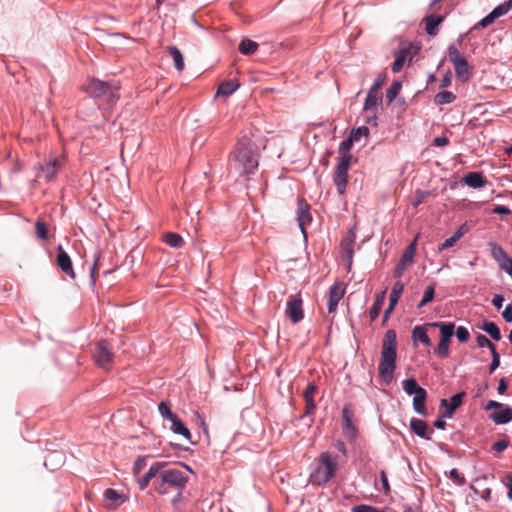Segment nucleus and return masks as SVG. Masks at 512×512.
Listing matches in <instances>:
<instances>
[{
    "mask_svg": "<svg viewBox=\"0 0 512 512\" xmlns=\"http://www.w3.org/2000/svg\"><path fill=\"white\" fill-rule=\"evenodd\" d=\"M188 482L189 476L186 472L166 466L160 474V479L153 480L152 487L158 494L167 495L172 491L184 490Z\"/></svg>",
    "mask_w": 512,
    "mask_h": 512,
    "instance_id": "nucleus-3",
    "label": "nucleus"
},
{
    "mask_svg": "<svg viewBox=\"0 0 512 512\" xmlns=\"http://www.w3.org/2000/svg\"><path fill=\"white\" fill-rule=\"evenodd\" d=\"M489 418L497 425H505L512 421V407L503 406L500 411H495Z\"/></svg>",
    "mask_w": 512,
    "mask_h": 512,
    "instance_id": "nucleus-24",
    "label": "nucleus"
},
{
    "mask_svg": "<svg viewBox=\"0 0 512 512\" xmlns=\"http://www.w3.org/2000/svg\"><path fill=\"white\" fill-rule=\"evenodd\" d=\"M57 265L63 273L70 278L75 279L72 260L68 253L63 249L62 245H58L57 247Z\"/></svg>",
    "mask_w": 512,
    "mask_h": 512,
    "instance_id": "nucleus-17",
    "label": "nucleus"
},
{
    "mask_svg": "<svg viewBox=\"0 0 512 512\" xmlns=\"http://www.w3.org/2000/svg\"><path fill=\"white\" fill-rule=\"evenodd\" d=\"M502 317L503 319L508 322V323H511L512 322V305L511 304H508L505 309L503 310L502 312Z\"/></svg>",
    "mask_w": 512,
    "mask_h": 512,
    "instance_id": "nucleus-64",
    "label": "nucleus"
},
{
    "mask_svg": "<svg viewBox=\"0 0 512 512\" xmlns=\"http://www.w3.org/2000/svg\"><path fill=\"white\" fill-rule=\"evenodd\" d=\"M171 431L175 434H179L181 436H183L185 439L189 440V442L191 444H195V442H193L191 440V433H190V430L187 428V426L178 418V416H176L174 419H172L171 421Z\"/></svg>",
    "mask_w": 512,
    "mask_h": 512,
    "instance_id": "nucleus-27",
    "label": "nucleus"
},
{
    "mask_svg": "<svg viewBox=\"0 0 512 512\" xmlns=\"http://www.w3.org/2000/svg\"><path fill=\"white\" fill-rule=\"evenodd\" d=\"M355 141L349 136L348 138L341 141L339 144V157H349V160L352 159V155L350 153V149Z\"/></svg>",
    "mask_w": 512,
    "mask_h": 512,
    "instance_id": "nucleus-40",
    "label": "nucleus"
},
{
    "mask_svg": "<svg viewBox=\"0 0 512 512\" xmlns=\"http://www.w3.org/2000/svg\"><path fill=\"white\" fill-rule=\"evenodd\" d=\"M148 459V456H141L138 457L133 466L134 474H139L140 471L146 466V460Z\"/></svg>",
    "mask_w": 512,
    "mask_h": 512,
    "instance_id": "nucleus-55",
    "label": "nucleus"
},
{
    "mask_svg": "<svg viewBox=\"0 0 512 512\" xmlns=\"http://www.w3.org/2000/svg\"><path fill=\"white\" fill-rule=\"evenodd\" d=\"M454 333L457 337V339L459 340V342H466L468 341L469 337H470V333L468 331V329L464 326H458L456 330H454Z\"/></svg>",
    "mask_w": 512,
    "mask_h": 512,
    "instance_id": "nucleus-52",
    "label": "nucleus"
},
{
    "mask_svg": "<svg viewBox=\"0 0 512 512\" xmlns=\"http://www.w3.org/2000/svg\"><path fill=\"white\" fill-rule=\"evenodd\" d=\"M395 57L394 62L391 65V70L394 73H398L402 70L408 56L410 55V47H402L393 52Z\"/></svg>",
    "mask_w": 512,
    "mask_h": 512,
    "instance_id": "nucleus-23",
    "label": "nucleus"
},
{
    "mask_svg": "<svg viewBox=\"0 0 512 512\" xmlns=\"http://www.w3.org/2000/svg\"><path fill=\"white\" fill-rule=\"evenodd\" d=\"M409 426L411 431L418 437L425 440H431L434 430L430 429L428 424L424 420L412 418L410 420Z\"/></svg>",
    "mask_w": 512,
    "mask_h": 512,
    "instance_id": "nucleus-19",
    "label": "nucleus"
},
{
    "mask_svg": "<svg viewBox=\"0 0 512 512\" xmlns=\"http://www.w3.org/2000/svg\"><path fill=\"white\" fill-rule=\"evenodd\" d=\"M426 399H427V391L426 390H422V392H420L414 396L412 405H413L414 411L417 414H420L423 416L427 415V409L425 406Z\"/></svg>",
    "mask_w": 512,
    "mask_h": 512,
    "instance_id": "nucleus-30",
    "label": "nucleus"
},
{
    "mask_svg": "<svg viewBox=\"0 0 512 512\" xmlns=\"http://www.w3.org/2000/svg\"><path fill=\"white\" fill-rule=\"evenodd\" d=\"M503 484L508 488V499L512 500V473L506 475V477L503 480Z\"/></svg>",
    "mask_w": 512,
    "mask_h": 512,
    "instance_id": "nucleus-63",
    "label": "nucleus"
},
{
    "mask_svg": "<svg viewBox=\"0 0 512 512\" xmlns=\"http://www.w3.org/2000/svg\"><path fill=\"white\" fill-rule=\"evenodd\" d=\"M352 413L346 405L342 409V433L343 436L350 442L354 443L358 438L359 431L352 421Z\"/></svg>",
    "mask_w": 512,
    "mask_h": 512,
    "instance_id": "nucleus-13",
    "label": "nucleus"
},
{
    "mask_svg": "<svg viewBox=\"0 0 512 512\" xmlns=\"http://www.w3.org/2000/svg\"><path fill=\"white\" fill-rule=\"evenodd\" d=\"M465 392H459L454 394L449 401L447 399H441L440 405L445 408L443 418H452L455 410L461 406Z\"/></svg>",
    "mask_w": 512,
    "mask_h": 512,
    "instance_id": "nucleus-18",
    "label": "nucleus"
},
{
    "mask_svg": "<svg viewBox=\"0 0 512 512\" xmlns=\"http://www.w3.org/2000/svg\"><path fill=\"white\" fill-rule=\"evenodd\" d=\"M491 355H492V361L489 366V372L493 373L500 366V355L497 352V350H493L491 352Z\"/></svg>",
    "mask_w": 512,
    "mask_h": 512,
    "instance_id": "nucleus-56",
    "label": "nucleus"
},
{
    "mask_svg": "<svg viewBox=\"0 0 512 512\" xmlns=\"http://www.w3.org/2000/svg\"><path fill=\"white\" fill-rule=\"evenodd\" d=\"M492 213L499 215H510L512 213L511 209L504 205H496L492 209Z\"/></svg>",
    "mask_w": 512,
    "mask_h": 512,
    "instance_id": "nucleus-61",
    "label": "nucleus"
},
{
    "mask_svg": "<svg viewBox=\"0 0 512 512\" xmlns=\"http://www.w3.org/2000/svg\"><path fill=\"white\" fill-rule=\"evenodd\" d=\"M458 241H459V239L453 234L449 238L445 239L444 242H442L438 246V251L442 252L444 250H447V249L453 247Z\"/></svg>",
    "mask_w": 512,
    "mask_h": 512,
    "instance_id": "nucleus-53",
    "label": "nucleus"
},
{
    "mask_svg": "<svg viewBox=\"0 0 512 512\" xmlns=\"http://www.w3.org/2000/svg\"><path fill=\"white\" fill-rule=\"evenodd\" d=\"M512 9V0H507L499 5H497L491 12L494 14L496 18H499L505 14H507Z\"/></svg>",
    "mask_w": 512,
    "mask_h": 512,
    "instance_id": "nucleus-41",
    "label": "nucleus"
},
{
    "mask_svg": "<svg viewBox=\"0 0 512 512\" xmlns=\"http://www.w3.org/2000/svg\"><path fill=\"white\" fill-rule=\"evenodd\" d=\"M296 220L298 222V226L302 234L306 238L307 234L305 228L312 222V215L310 212V205L304 199H298L296 209Z\"/></svg>",
    "mask_w": 512,
    "mask_h": 512,
    "instance_id": "nucleus-15",
    "label": "nucleus"
},
{
    "mask_svg": "<svg viewBox=\"0 0 512 512\" xmlns=\"http://www.w3.org/2000/svg\"><path fill=\"white\" fill-rule=\"evenodd\" d=\"M463 183L470 188L479 189L485 187L488 181L481 172L473 171L463 177Z\"/></svg>",
    "mask_w": 512,
    "mask_h": 512,
    "instance_id": "nucleus-21",
    "label": "nucleus"
},
{
    "mask_svg": "<svg viewBox=\"0 0 512 512\" xmlns=\"http://www.w3.org/2000/svg\"><path fill=\"white\" fill-rule=\"evenodd\" d=\"M447 53L454 66L456 77L462 82L468 81L471 76V67L467 59L460 53L455 44L448 46Z\"/></svg>",
    "mask_w": 512,
    "mask_h": 512,
    "instance_id": "nucleus-6",
    "label": "nucleus"
},
{
    "mask_svg": "<svg viewBox=\"0 0 512 512\" xmlns=\"http://www.w3.org/2000/svg\"><path fill=\"white\" fill-rule=\"evenodd\" d=\"M397 359V335L393 329L387 330L382 343L381 359L378 366L379 377L389 384L393 380Z\"/></svg>",
    "mask_w": 512,
    "mask_h": 512,
    "instance_id": "nucleus-2",
    "label": "nucleus"
},
{
    "mask_svg": "<svg viewBox=\"0 0 512 512\" xmlns=\"http://www.w3.org/2000/svg\"><path fill=\"white\" fill-rule=\"evenodd\" d=\"M435 297V288L434 286H428L423 294V297L419 304L417 305V308L420 309L430 303Z\"/></svg>",
    "mask_w": 512,
    "mask_h": 512,
    "instance_id": "nucleus-42",
    "label": "nucleus"
},
{
    "mask_svg": "<svg viewBox=\"0 0 512 512\" xmlns=\"http://www.w3.org/2000/svg\"><path fill=\"white\" fill-rule=\"evenodd\" d=\"M402 388L405 391V393L409 396L411 395H417L418 393L422 392V390H425L423 387H421L417 380L415 378H408L402 381Z\"/></svg>",
    "mask_w": 512,
    "mask_h": 512,
    "instance_id": "nucleus-33",
    "label": "nucleus"
},
{
    "mask_svg": "<svg viewBox=\"0 0 512 512\" xmlns=\"http://www.w3.org/2000/svg\"><path fill=\"white\" fill-rule=\"evenodd\" d=\"M35 231L39 239L46 240L48 238V229L46 224L42 220L38 219L35 222Z\"/></svg>",
    "mask_w": 512,
    "mask_h": 512,
    "instance_id": "nucleus-46",
    "label": "nucleus"
},
{
    "mask_svg": "<svg viewBox=\"0 0 512 512\" xmlns=\"http://www.w3.org/2000/svg\"><path fill=\"white\" fill-rule=\"evenodd\" d=\"M158 411L164 419H167L169 421H171L172 419H174L177 416L176 414H174L171 411L170 407L168 406V404L165 401H161L158 404Z\"/></svg>",
    "mask_w": 512,
    "mask_h": 512,
    "instance_id": "nucleus-44",
    "label": "nucleus"
},
{
    "mask_svg": "<svg viewBox=\"0 0 512 512\" xmlns=\"http://www.w3.org/2000/svg\"><path fill=\"white\" fill-rule=\"evenodd\" d=\"M509 446V441L507 439H502L500 441L495 442L492 445V449L497 453H502Z\"/></svg>",
    "mask_w": 512,
    "mask_h": 512,
    "instance_id": "nucleus-59",
    "label": "nucleus"
},
{
    "mask_svg": "<svg viewBox=\"0 0 512 512\" xmlns=\"http://www.w3.org/2000/svg\"><path fill=\"white\" fill-rule=\"evenodd\" d=\"M166 466V462L156 461L149 467L148 471L142 477H144L149 482L152 479H160V474Z\"/></svg>",
    "mask_w": 512,
    "mask_h": 512,
    "instance_id": "nucleus-32",
    "label": "nucleus"
},
{
    "mask_svg": "<svg viewBox=\"0 0 512 512\" xmlns=\"http://www.w3.org/2000/svg\"><path fill=\"white\" fill-rule=\"evenodd\" d=\"M337 455L322 452L316 462V466L310 474V481L313 485L323 486L330 482L337 472Z\"/></svg>",
    "mask_w": 512,
    "mask_h": 512,
    "instance_id": "nucleus-5",
    "label": "nucleus"
},
{
    "mask_svg": "<svg viewBox=\"0 0 512 512\" xmlns=\"http://www.w3.org/2000/svg\"><path fill=\"white\" fill-rule=\"evenodd\" d=\"M476 342L478 347L484 348L487 347L492 352L496 350V346L483 334H478L476 337Z\"/></svg>",
    "mask_w": 512,
    "mask_h": 512,
    "instance_id": "nucleus-48",
    "label": "nucleus"
},
{
    "mask_svg": "<svg viewBox=\"0 0 512 512\" xmlns=\"http://www.w3.org/2000/svg\"><path fill=\"white\" fill-rule=\"evenodd\" d=\"M492 258L497 262L500 269L505 271L512 277V258L506 251L496 242L489 243Z\"/></svg>",
    "mask_w": 512,
    "mask_h": 512,
    "instance_id": "nucleus-10",
    "label": "nucleus"
},
{
    "mask_svg": "<svg viewBox=\"0 0 512 512\" xmlns=\"http://www.w3.org/2000/svg\"><path fill=\"white\" fill-rule=\"evenodd\" d=\"M416 241L415 238L404 250L403 254L401 255L400 260L395 266L393 275L396 278H400L404 271L407 269V267L413 262L415 253H416Z\"/></svg>",
    "mask_w": 512,
    "mask_h": 512,
    "instance_id": "nucleus-14",
    "label": "nucleus"
},
{
    "mask_svg": "<svg viewBox=\"0 0 512 512\" xmlns=\"http://www.w3.org/2000/svg\"><path fill=\"white\" fill-rule=\"evenodd\" d=\"M169 54L173 58L174 67L177 71L184 69V58L181 51L176 46L168 47Z\"/></svg>",
    "mask_w": 512,
    "mask_h": 512,
    "instance_id": "nucleus-35",
    "label": "nucleus"
},
{
    "mask_svg": "<svg viewBox=\"0 0 512 512\" xmlns=\"http://www.w3.org/2000/svg\"><path fill=\"white\" fill-rule=\"evenodd\" d=\"M334 447L344 456L345 459L348 458V451L344 441H342L341 439L336 440L334 443Z\"/></svg>",
    "mask_w": 512,
    "mask_h": 512,
    "instance_id": "nucleus-60",
    "label": "nucleus"
},
{
    "mask_svg": "<svg viewBox=\"0 0 512 512\" xmlns=\"http://www.w3.org/2000/svg\"><path fill=\"white\" fill-rule=\"evenodd\" d=\"M345 294V286L341 282H335L329 287L327 308L329 313L336 311L337 306Z\"/></svg>",
    "mask_w": 512,
    "mask_h": 512,
    "instance_id": "nucleus-16",
    "label": "nucleus"
},
{
    "mask_svg": "<svg viewBox=\"0 0 512 512\" xmlns=\"http://www.w3.org/2000/svg\"><path fill=\"white\" fill-rule=\"evenodd\" d=\"M427 326L439 329L440 340H445V341L450 342L452 336L454 335L455 324L453 322H442V321L430 322V323H427Z\"/></svg>",
    "mask_w": 512,
    "mask_h": 512,
    "instance_id": "nucleus-22",
    "label": "nucleus"
},
{
    "mask_svg": "<svg viewBox=\"0 0 512 512\" xmlns=\"http://www.w3.org/2000/svg\"><path fill=\"white\" fill-rule=\"evenodd\" d=\"M352 512H384L372 505L360 504L352 508Z\"/></svg>",
    "mask_w": 512,
    "mask_h": 512,
    "instance_id": "nucleus-54",
    "label": "nucleus"
},
{
    "mask_svg": "<svg viewBox=\"0 0 512 512\" xmlns=\"http://www.w3.org/2000/svg\"><path fill=\"white\" fill-rule=\"evenodd\" d=\"M444 21V16L440 14H431L424 18L425 31L430 36L438 33V26Z\"/></svg>",
    "mask_w": 512,
    "mask_h": 512,
    "instance_id": "nucleus-25",
    "label": "nucleus"
},
{
    "mask_svg": "<svg viewBox=\"0 0 512 512\" xmlns=\"http://www.w3.org/2000/svg\"><path fill=\"white\" fill-rule=\"evenodd\" d=\"M497 18L494 16V14L492 12H490L489 14H487L484 18H482L479 22H477L473 27H472V30H477V29H483V28H486L488 27L489 25H491L492 23H494V21L496 20Z\"/></svg>",
    "mask_w": 512,
    "mask_h": 512,
    "instance_id": "nucleus-45",
    "label": "nucleus"
},
{
    "mask_svg": "<svg viewBox=\"0 0 512 512\" xmlns=\"http://www.w3.org/2000/svg\"><path fill=\"white\" fill-rule=\"evenodd\" d=\"M385 295L386 291H382L376 295L375 301L369 311V317L371 321H375L378 318L382 306L385 302Z\"/></svg>",
    "mask_w": 512,
    "mask_h": 512,
    "instance_id": "nucleus-31",
    "label": "nucleus"
},
{
    "mask_svg": "<svg viewBox=\"0 0 512 512\" xmlns=\"http://www.w3.org/2000/svg\"><path fill=\"white\" fill-rule=\"evenodd\" d=\"M238 49L243 55H252L257 51L258 43L250 39H244L239 44Z\"/></svg>",
    "mask_w": 512,
    "mask_h": 512,
    "instance_id": "nucleus-36",
    "label": "nucleus"
},
{
    "mask_svg": "<svg viewBox=\"0 0 512 512\" xmlns=\"http://www.w3.org/2000/svg\"><path fill=\"white\" fill-rule=\"evenodd\" d=\"M239 86V81L236 79L224 81L219 85L216 95L230 96L239 88Z\"/></svg>",
    "mask_w": 512,
    "mask_h": 512,
    "instance_id": "nucleus-29",
    "label": "nucleus"
},
{
    "mask_svg": "<svg viewBox=\"0 0 512 512\" xmlns=\"http://www.w3.org/2000/svg\"><path fill=\"white\" fill-rule=\"evenodd\" d=\"M401 89V83L399 81H394L391 86L386 90V100L388 103H391L396 98L397 94Z\"/></svg>",
    "mask_w": 512,
    "mask_h": 512,
    "instance_id": "nucleus-43",
    "label": "nucleus"
},
{
    "mask_svg": "<svg viewBox=\"0 0 512 512\" xmlns=\"http://www.w3.org/2000/svg\"><path fill=\"white\" fill-rule=\"evenodd\" d=\"M304 401L306 403V407H305L304 413L300 416V419H304L305 417H308L311 414H313V412L316 408V403L314 400H304Z\"/></svg>",
    "mask_w": 512,
    "mask_h": 512,
    "instance_id": "nucleus-57",
    "label": "nucleus"
},
{
    "mask_svg": "<svg viewBox=\"0 0 512 512\" xmlns=\"http://www.w3.org/2000/svg\"><path fill=\"white\" fill-rule=\"evenodd\" d=\"M356 235L350 230L348 234L341 240L340 248L342 253L346 256L348 260V266L352 263V258L354 255V244H355Z\"/></svg>",
    "mask_w": 512,
    "mask_h": 512,
    "instance_id": "nucleus-20",
    "label": "nucleus"
},
{
    "mask_svg": "<svg viewBox=\"0 0 512 512\" xmlns=\"http://www.w3.org/2000/svg\"><path fill=\"white\" fill-rule=\"evenodd\" d=\"M481 330L486 332L493 340L499 341L501 340V332L499 327L492 321H484Z\"/></svg>",
    "mask_w": 512,
    "mask_h": 512,
    "instance_id": "nucleus-34",
    "label": "nucleus"
},
{
    "mask_svg": "<svg viewBox=\"0 0 512 512\" xmlns=\"http://www.w3.org/2000/svg\"><path fill=\"white\" fill-rule=\"evenodd\" d=\"M452 82V73L450 70H447L443 75L440 83V88H446L451 85Z\"/></svg>",
    "mask_w": 512,
    "mask_h": 512,
    "instance_id": "nucleus-62",
    "label": "nucleus"
},
{
    "mask_svg": "<svg viewBox=\"0 0 512 512\" xmlns=\"http://www.w3.org/2000/svg\"><path fill=\"white\" fill-rule=\"evenodd\" d=\"M114 354L109 348L107 340H100L96 343L93 358L96 364L106 370H109L112 366Z\"/></svg>",
    "mask_w": 512,
    "mask_h": 512,
    "instance_id": "nucleus-9",
    "label": "nucleus"
},
{
    "mask_svg": "<svg viewBox=\"0 0 512 512\" xmlns=\"http://www.w3.org/2000/svg\"><path fill=\"white\" fill-rule=\"evenodd\" d=\"M449 344H450L449 341H445V340L439 341L436 351H435L439 357L446 358L449 355Z\"/></svg>",
    "mask_w": 512,
    "mask_h": 512,
    "instance_id": "nucleus-49",
    "label": "nucleus"
},
{
    "mask_svg": "<svg viewBox=\"0 0 512 512\" xmlns=\"http://www.w3.org/2000/svg\"><path fill=\"white\" fill-rule=\"evenodd\" d=\"M304 401L306 403V407H305L304 413L300 416V419H304L305 417H308L311 414H313V412L316 408V403L314 400H304Z\"/></svg>",
    "mask_w": 512,
    "mask_h": 512,
    "instance_id": "nucleus-58",
    "label": "nucleus"
},
{
    "mask_svg": "<svg viewBox=\"0 0 512 512\" xmlns=\"http://www.w3.org/2000/svg\"><path fill=\"white\" fill-rule=\"evenodd\" d=\"M338 164L335 167L333 181L339 194H344L348 183V169L351 160L349 157H339Z\"/></svg>",
    "mask_w": 512,
    "mask_h": 512,
    "instance_id": "nucleus-8",
    "label": "nucleus"
},
{
    "mask_svg": "<svg viewBox=\"0 0 512 512\" xmlns=\"http://www.w3.org/2000/svg\"><path fill=\"white\" fill-rule=\"evenodd\" d=\"M385 82V76L379 75L373 85L367 92L363 108L364 110H370L380 104H382L383 98L382 95L378 94L379 89L383 86Z\"/></svg>",
    "mask_w": 512,
    "mask_h": 512,
    "instance_id": "nucleus-12",
    "label": "nucleus"
},
{
    "mask_svg": "<svg viewBox=\"0 0 512 512\" xmlns=\"http://www.w3.org/2000/svg\"><path fill=\"white\" fill-rule=\"evenodd\" d=\"M104 499L111 503L113 508L119 507L125 503L127 497L123 493H119L117 490L108 488L103 493Z\"/></svg>",
    "mask_w": 512,
    "mask_h": 512,
    "instance_id": "nucleus-26",
    "label": "nucleus"
},
{
    "mask_svg": "<svg viewBox=\"0 0 512 512\" xmlns=\"http://www.w3.org/2000/svg\"><path fill=\"white\" fill-rule=\"evenodd\" d=\"M456 99V96L450 92V91H441L437 93L434 97V102L437 105H444V104H450L454 102Z\"/></svg>",
    "mask_w": 512,
    "mask_h": 512,
    "instance_id": "nucleus-38",
    "label": "nucleus"
},
{
    "mask_svg": "<svg viewBox=\"0 0 512 512\" xmlns=\"http://www.w3.org/2000/svg\"><path fill=\"white\" fill-rule=\"evenodd\" d=\"M368 134H369V129L366 126H360V127L352 129L349 136L355 142H358L362 136H368Z\"/></svg>",
    "mask_w": 512,
    "mask_h": 512,
    "instance_id": "nucleus-47",
    "label": "nucleus"
},
{
    "mask_svg": "<svg viewBox=\"0 0 512 512\" xmlns=\"http://www.w3.org/2000/svg\"><path fill=\"white\" fill-rule=\"evenodd\" d=\"M318 387L314 382L308 383L307 387L303 391V399L304 400H314V394L317 391Z\"/></svg>",
    "mask_w": 512,
    "mask_h": 512,
    "instance_id": "nucleus-51",
    "label": "nucleus"
},
{
    "mask_svg": "<svg viewBox=\"0 0 512 512\" xmlns=\"http://www.w3.org/2000/svg\"><path fill=\"white\" fill-rule=\"evenodd\" d=\"M64 165L63 159L59 157H50L43 164L38 165L36 177H43L47 182H52L56 179L57 174Z\"/></svg>",
    "mask_w": 512,
    "mask_h": 512,
    "instance_id": "nucleus-7",
    "label": "nucleus"
},
{
    "mask_svg": "<svg viewBox=\"0 0 512 512\" xmlns=\"http://www.w3.org/2000/svg\"><path fill=\"white\" fill-rule=\"evenodd\" d=\"M303 300L301 295H290L286 303V315L293 324L300 322L304 318Z\"/></svg>",
    "mask_w": 512,
    "mask_h": 512,
    "instance_id": "nucleus-11",
    "label": "nucleus"
},
{
    "mask_svg": "<svg viewBox=\"0 0 512 512\" xmlns=\"http://www.w3.org/2000/svg\"><path fill=\"white\" fill-rule=\"evenodd\" d=\"M83 88L90 97L108 105L115 104L120 98V86L115 80L102 81L92 78Z\"/></svg>",
    "mask_w": 512,
    "mask_h": 512,
    "instance_id": "nucleus-4",
    "label": "nucleus"
},
{
    "mask_svg": "<svg viewBox=\"0 0 512 512\" xmlns=\"http://www.w3.org/2000/svg\"><path fill=\"white\" fill-rule=\"evenodd\" d=\"M403 290L404 283L401 281L395 282L390 292L389 302H391V304H397L403 293Z\"/></svg>",
    "mask_w": 512,
    "mask_h": 512,
    "instance_id": "nucleus-39",
    "label": "nucleus"
},
{
    "mask_svg": "<svg viewBox=\"0 0 512 512\" xmlns=\"http://www.w3.org/2000/svg\"><path fill=\"white\" fill-rule=\"evenodd\" d=\"M449 477L455 482L458 486H463L466 483V478L464 475L459 473L456 468H453L449 471Z\"/></svg>",
    "mask_w": 512,
    "mask_h": 512,
    "instance_id": "nucleus-50",
    "label": "nucleus"
},
{
    "mask_svg": "<svg viewBox=\"0 0 512 512\" xmlns=\"http://www.w3.org/2000/svg\"><path fill=\"white\" fill-rule=\"evenodd\" d=\"M427 323L425 325H419V326H415L413 328V331H412V339L415 343L417 342H421L423 343L425 346H430L431 345V340L429 338V336L427 335V331H426V328H427Z\"/></svg>",
    "mask_w": 512,
    "mask_h": 512,
    "instance_id": "nucleus-28",
    "label": "nucleus"
},
{
    "mask_svg": "<svg viewBox=\"0 0 512 512\" xmlns=\"http://www.w3.org/2000/svg\"><path fill=\"white\" fill-rule=\"evenodd\" d=\"M258 148L246 135L238 138L229 155V166L249 179L258 168Z\"/></svg>",
    "mask_w": 512,
    "mask_h": 512,
    "instance_id": "nucleus-1",
    "label": "nucleus"
},
{
    "mask_svg": "<svg viewBox=\"0 0 512 512\" xmlns=\"http://www.w3.org/2000/svg\"><path fill=\"white\" fill-rule=\"evenodd\" d=\"M163 240L172 248H180L184 243L182 236L174 232L166 233Z\"/></svg>",
    "mask_w": 512,
    "mask_h": 512,
    "instance_id": "nucleus-37",
    "label": "nucleus"
}]
</instances>
